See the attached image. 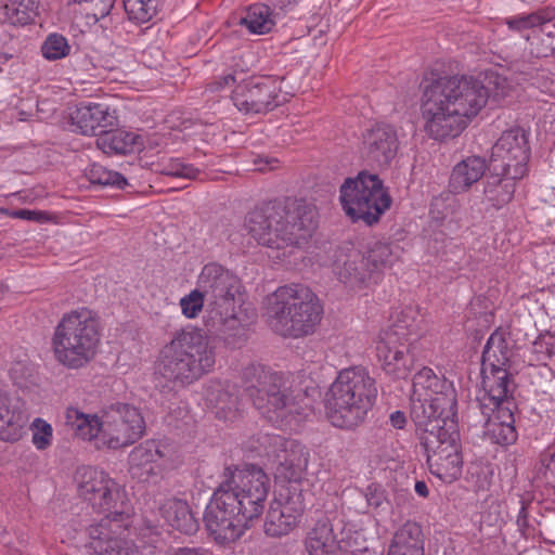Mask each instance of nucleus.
Returning a JSON list of instances; mask_svg holds the SVG:
<instances>
[{"label":"nucleus","mask_w":555,"mask_h":555,"mask_svg":"<svg viewBox=\"0 0 555 555\" xmlns=\"http://www.w3.org/2000/svg\"><path fill=\"white\" fill-rule=\"evenodd\" d=\"M339 202L345 214L353 221L372 225L389 209L391 197L375 173L359 172L347 178L339 188Z\"/></svg>","instance_id":"10"},{"label":"nucleus","mask_w":555,"mask_h":555,"mask_svg":"<svg viewBox=\"0 0 555 555\" xmlns=\"http://www.w3.org/2000/svg\"><path fill=\"white\" fill-rule=\"evenodd\" d=\"M377 393L376 380L365 367L341 370L327 393L326 416L335 427L353 429L365 421Z\"/></svg>","instance_id":"6"},{"label":"nucleus","mask_w":555,"mask_h":555,"mask_svg":"<svg viewBox=\"0 0 555 555\" xmlns=\"http://www.w3.org/2000/svg\"><path fill=\"white\" fill-rule=\"evenodd\" d=\"M307 28L309 33L317 31L318 35H325L330 31L327 22L323 21V18L318 15L311 17L310 24Z\"/></svg>","instance_id":"57"},{"label":"nucleus","mask_w":555,"mask_h":555,"mask_svg":"<svg viewBox=\"0 0 555 555\" xmlns=\"http://www.w3.org/2000/svg\"><path fill=\"white\" fill-rule=\"evenodd\" d=\"M430 400L446 422V427H450L451 423L457 426V397L452 382L443 384L441 389L430 396Z\"/></svg>","instance_id":"40"},{"label":"nucleus","mask_w":555,"mask_h":555,"mask_svg":"<svg viewBox=\"0 0 555 555\" xmlns=\"http://www.w3.org/2000/svg\"><path fill=\"white\" fill-rule=\"evenodd\" d=\"M411 417L414 423L427 435L430 429H446L444 421L440 417L437 409L430 400V397H411Z\"/></svg>","instance_id":"37"},{"label":"nucleus","mask_w":555,"mask_h":555,"mask_svg":"<svg viewBox=\"0 0 555 555\" xmlns=\"http://www.w3.org/2000/svg\"><path fill=\"white\" fill-rule=\"evenodd\" d=\"M164 0H124L129 20L137 23L150 22L163 7Z\"/></svg>","instance_id":"45"},{"label":"nucleus","mask_w":555,"mask_h":555,"mask_svg":"<svg viewBox=\"0 0 555 555\" xmlns=\"http://www.w3.org/2000/svg\"><path fill=\"white\" fill-rule=\"evenodd\" d=\"M397 130L386 124H378L363 134L362 154L371 164L388 167L398 152Z\"/></svg>","instance_id":"19"},{"label":"nucleus","mask_w":555,"mask_h":555,"mask_svg":"<svg viewBox=\"0 0 555 555\" xmlns=\"http://www.w3.org/2000/svg\"><path fill=\"white\" fill-rule=\"evenodd\" d=\"M0 212L5 214L7 216L15 219L22 220H30V221H44L48 219L47 214L37 210L29 209H17V210H9L5 208H0Z\"/></svg>","instance_id":"55"},{"label":"nucleus","mask_w":555,"mask_h":555,"mask_svg":"<svg viewBox=\"0 0 555 555\" xmlns=\"http://www.w3.org/2000/svg\"><path fill=\"white\" fill-rule=\"evenodd\" d=\"M275 12H284L295 4L296 0H266Z\"/></svg>","instance_id":"59"},{"label":"nucleus","mask_w":555,"mask_h":555,"mask_svg":"<svg viewBox=\"0 0 555 555\" xmlns=\"http://www.w3.org/2000/svg\"><path fill=\"white\" fill-rule=\"evenodd\" d=\"M275 477L281 481L300 482L307 470L309 452L297 441L288 442L276 460Z\"/></svg>","instance_id":"24"},{"label":"nucleus","mask_w":555,"mask_h":555,"mask_svg":"<svg viewBox=\"0 0 555 555\" xmlns=\"http://www.w3.org/2000/svg\"><path fill=\"white\" fill-rule=\"evenodd\" d=\"M415 492L423 498H427L429 493L427 485L424 481L415 482Z\"/></svg>","instance_id":"62"},{"label":"nucleus","mask_w":555,"mask_h":555,"mask_svg":"<svg viewBox=\"0 0 555 555\" xmlns=\"http://www.w3.org/2000/svg\"><path fill=\"white\" fill-rule=\"evenodd\" d=\"M86 176L92 184L117 189H124L127 185V179L121 173L109 170L100 164L91 165Z\"/></svg>","instance_id":"46"},{"label":"nucleus","mask_w":555,"mask_h":555,"mask_svg":"<svg viewBox=\"0 0 555 555\" xmlns=\"http://www.w3.org/2000/svg\"><path fill=\"white\" fill-rule=\"evenodd\" d=\"M206 304V296L202 287L193 289L189 295L180 299V307L184 317L189 319L196 318Z\"/></svg>","instance_id":"49"},{"label":"nucleus","mask_w":555,"mask_h":555,"mask_svg":"<svg viewBox=\"0 0 555 555\" xmlns=\"http://www.w3.org/2000/svg\"><path fill=\"white\" fill-rule=\"evenodd\" d=\"M52 426L41 418L33 423V443L38 450H44L51 444Z\"/></svg>","instance_id":"52"},{"label":"nucleus","mask_w":555,"mask_h":555,"mask_svg":"<svg viewBox=\"0 0 555 555\" xmlns=\"http://www.w3.org/2000/svg\"><path fill=\"white\" fill-rule=\"evenodd\" d=\"M280 435L274 434H260L257 438L258 447H256L259 454L274 457L275 461L279 459V454L282 453L283 449L288 448V442Z\"/></svg>","instance_id":"48"},{"label":"nucleus","mask_w":555,"mask_h":555,"mask_svg":"<svg viewBox=\"0 0 555 555\" xmlns=\"http://www.w3.org/2000/svg\"><path fill=\"white\" fill-rule=\"evenodd\" d=\"M205 398L219 420L233 422L241 415L240 400L234 388L215 383L206 389Z\"/></svg>","instance_id":"27"},{"label":"nucleus","mask_w":555,"mask_h":555,"mask_svg":"<svg viewBox=\"0 0 555 555\" xmlns=\"http://www.w3.org/2000/svg\"><path fill=\"white\" fill-rule=\"evenodd\" d=\"M333 272L349 287L360 286L370 273L365 257L357 249L339 250L333 262Z\"/></svg>","instance_id":"25"},{"label":"nucleus","mask_w":555,"mask_h":555,"mask_svg":"<svg viewBox=\"0 0 555 555\" xmlns=\"http://www.w3.org/2000/svg\"><path fill=\"white\" fill-rule=\"evenodd\" d=\"M365 498L367 504L375 508L382 506L385 500L384 491L376 486H370L366 488Z\"/></svg>","instance_id":"56"},{"label":"nucleus","mask_w":555,"mask_h":555,"mask_svg":"<svg viewBox=\"0 0 555 555\" xmlns=\"http://www.w3.org/2000/svg\"><path fill=\"white\" fill-rule=\"evenodd\" d=\"M555 37H526V40L531 46L530 54L535 57H546L555 50L553 40Z\"/></svg>","instance_id":"53"},{"label":"nucleus","mask_w":555,"mask_h":555,"mask_svg":"<svg viewBox=\"0 0 555 555\" xmlns=\"http://www.w3.org/2000/svg\"><path fill=\"white\" fill-rule=\"evenodd\" d=\"M197 286L206 296L212 327L227 345L238 347L244 335L237 318V309L244 301V286L238 276L217 262H209L203 267Z\"/></svg>","instance_id":"4"},{"label":"nucleus","mask_w":555,"mask_h":555,"mask_svg":"<svg viewBox=\"0 0 555 555\" xmlns=\"http://www.w3.org/2000/svg\"><path fill=\"white\" fill-rule=\"evenodd\" d=\"M500 172L487 177L483 189L485 198L498 209L512 201L516 190V180L522 178L514 177L507 171Z\"/></svg>","instance_id":"30"},{"label":"nucleus","mask_w":555,"mask_h":555,"mask_svg":"<svg viewBox=\"0 0 555 555\" xmlns=\"http://www.w3.org/2000/svg\"><path fill=\"white\" fill-rule=\"evenodd\" d=\"M276 164H278L276 159L268 158V157H258L255 160V165L257 166V170H259V171L275 169Z\"/></svg>","instance_id":"58"},{"label":"nucleus","mask_w":555,"mask_h":555,"mask_svg":"<svg viewBox=\"0 0 555 555\" xmlns=\"http://www.w3.org/2000/svg\"><path fill=\"white\" fill-rule=\"evenodd\" d=\"M27 417L18 402L0 392V440L15 442L24 434Z\"/></svg>","instance_id":"26"},{"label":"nucleus","mask_w":555,"mask_h":555,"mask_svg":"<svg viewBox=\"0 0 555 555\" xmlns=\"http://www.w3.org/2000/svg\"><path fill=\"white\" fill-rule=\"evenodd\" d=\"M145 433V422L139 409L128 403H116L102 411L100 443L108 449L133 444Z\"/></svg>","instance_id":"14"},{"label":"nucleus","mask_w":555,"mask_h":555,"mask_svg":"<svg viewBox=\"0 0 555 555\" xmlns=\"http://www.w3.org/2000/svg\"><path fill=\"white\" fill-rule=\"evenodd\" d=\"M76 480L79 495L98 512L125 508L124 493L108 474L94 467H81Z\"/></svg>","instance_id":"15"},{"label":"nucleus","mask_w":555,"mask_h":555,"mask_svg":"<svg viewBox=\"0 0 555 555\" xmlns=\"http://www.w3.org/2000/svg\"><path fill=\"white\" fill-rule=\"evenodd\" d=\"M282 81L273 76L251 77L233 91V103L246 114L267 113L286 101L282 94Z\"/></svg>","instance_id":"16"},{"label":"nucleus","mask_w":555,"mask_h":555,"mask_svg":"<svg viewBox=\"0 0 555 555\" xmlns=\"http://www.w3.org/2000/svg\"><path fill=\"white\" fill-rule=\"evenodd\" d=\"M176 555H208L207 552L197 548H180Z\"/></svg>","instance_id":"63"},{"label":"nucleus","mask_w":555,"mask_h":555,"mask_svg":"<svg viewBox=\"0 0 555 555\" xmlns=\"http://www.w3.org/2000/svg\"><path fill=\"white\" fill-rule=\"evenodd\" d=\"M508 29L515 33L555 35L554 15L548 11H539L507 21Z\"/></svg>","instance_id":"36"},{"label":"nucleus","mask_w":555,"mask_h":555,"mask_svg":"<svg viewBox=\"0 0 555 555\" xmlns=\"http://www.w3.org/2000/svg\"><path fill=\"white\" fill-rule=\"evenodd\" d=\"M41 52L44 59L54 61L67 56L70 52V47L66 41V37H47L41 46Z\"/></svg>","instance_id":"50"},{"label":"nucleus","mask_w":555,"mask_h":555,"mask_svg":"<svg viewBox=\"0 0 555 555\" xmlns=\"http://www.w3.org/2000/svg\"><path fill=\"white\" fill-rule=\"evenodd\" d=\"M159 172L165 176L184 179H196L199 175L197 168L190 164H184L180 159H170L162 166Z\"/></svg>","instance_id":"51"},{"label":"nucleus","mask_w":555,"mask_h":555,"mask_svg":"<svg viewBox=\"0 0 555 555\" xmlns=\"http://www.w3.org/2000/svg\"><path fill=\"white\" fill-rule=\"evenodd\" d=\"M114 4L115 0H73L68 3L74 14L72 28L81 35L117 31L111 15Z\"/></svg>","instance_id":"18"},{"label":"nucleus","mask_w":555,"mask_h":555,"mask_svg":"<svg viewBox=\"0 0 555 555\" xmlns=\"http://www.w3.org/2000/svg\"><path fill=\"white\" fill-rule=\"evenodd\" d=\"M36 16L33 0H0V22L13 26H24Z\"/></svg>","instance_id":"38"},{"label":"nucleus","mask_w":555,"mask_h":555,"mask_svg":"<svg viewBox=\"0 0 555 555\" xmlns=\"http://www.w3.org/2000/svg\"><path fill=\"white\" fill-rule=\"evenodd\" d=\"M131 517L126 508L108 513L87 528L88 550L93 555H143L131 535Z\"/></svg>","instance_id":"12"},{"label":"nucleus","mask_w":555,"mask_h":555,"mask_svg":"<svg viewBox=\"0 0 555 555\" xmlns=\"http://www.w3.org/2000/svg\"><path fill=\"white\" fill-rule=\"evenodd\" d=\"M65 423L76 436L85 440L95 439L96 446L102 447V415L85 414L76 408H68L65 412Z\"/></svg>","instance_id":"34"},{"label":"nucleus","mask_w":555,"mask_h":555,"mask_svg":"<svg viewBox=\"0 0 555 555\" xmlns=\"http://www.w3.org/2000/svg\"><path fill=\"white\" fill-rule=\"evenodd\" d=\"M481 81L467 76L440 77L422 94L421 114L426 134L437 141L459 137L488 101Z\"/></svg>","instance_id":"2"},{"label":"nucleus","mask_w":555,"mask_h":555,"mask_svg":"<svg viewBox=\"0 0 555 555\" xmlns=\"http://www.w3.org/2000/svg\"><path fill=\"white\" fill-rule=\"evenodd\" d=\"M279 14L280 12H275L267 3H255L245 10L244 15L238 18V24L255 35H266L273 30Z\"/></svg>","instance_id":"33"},{"label":"nucleus","mask_w":555,"mask_h":555,"mask_svg":"<svg viewBox=\"0 0 555 555\" xmlns=\"http://www.w3.org/2000/svg\"><path fill=\"white\" fill-rule=\"evenodd\" d=\"M95 143L105 154H129L141 147L142 139L132 131L106 130L96 139Z\"/></svg>","instance_id":"35"},{"label":"nucleus","mask_w":555,"mask_h":555,"mask_svg":"<svg viewBox=\"0 0 555 555\" xmlns=\"http://www.w3.org/2000/svg\"><path fill=\"white\" fill-rule=\"evenodd\" d=\"M235 76L232 74H227L211 85V90H220L224 87H230L235 82Z\"/></svg>","instance_id":"61"},{"label":"nucleus","mask_w":555,"mask_h":555,"mask_svg":"<svg viewBox=\"0 0 555 555\" xmlns=\"http://www.w3.org/2000/svg\"><path fill=\"white\" fill-rule=\"evenodd\" d=\"M215 364L216 348L209 337L196 328L182 330L162 348L155 374L184 387L211 372Z\"/></svg>","instance_id":"5"},{"label":"nucleus","mask_w":555,"mask_h":555,"mask_svg":"<svg viewBox=\"0 0 555 555\" xmlns=\"http://www.w3.org/2000/svg\"><path fill=\"white\" fill-rule=\"evenodd\" d=\"M245 390L260 414L275 426L291 423L302 410L304 393L292 389L289 378L261 364L243 372Z\"/></svg>","instance_id":"7"},{"label":"nucleus","mask_w":555,"mask_h":555,"mask_svg":"<svg viewBox=\"0 0 555 555\" xmlns=\"http://www.w3.org/2000/svg\"><path fill=\"white\" fill-rule=\"evenodd\" d=\"M271 326L285 337L312 334L322 315V307L313 292L299 284L280 287L271 304Z\"/></svg>","instance_id":"9"},{"label":"nucleus","mask_w":555,"mask_h":555,"mask_svg":"<svg viewBox=\"0 0 555 555\" xmlns=\"http://www.w3.org/2000/svg\"><path fill=\"white\" fill-rule=\"evenodd\" d=\"M486 160L479 156H469L457 163L451 173L449 188L454 193L467 191L486 172Z\"/></svg>","instance_id":"29"},{"label":"nucleus","mask_w":555,"mask_h":555,"mask_svg":"<svg viewBox=\"0 0 555 555\" xmlns=\"http://www.w3.org/2000/svg\"><path fill=\"white\" fill-rule=\"evenodd\" d=\"M101 341L98 314L78 308L63 314L52 335L55 361L68 370L87 366L96 356Z\"/></svg>","instance_id":"8"},{"label":"nucleus","mask_w":555,"mask_h":555,"mask_svg":"<svg viewBox=\"0 0 555 555\" xmlns=\"http://www.w3.org/2000/svg\"><path fill=\"white\" fill-rule=\"evenodd\" d=\"M305 546L309 555H331L335 552L337 541L328 519L318 520L308 530Z\"/></svg>","instance_id":"32"},{"label":"nucleus","mask_w":555,"mask_h":555,"mask_svg":"<svg viewBox=\"0 0 555 555\" xmlns=\"http://www.w3.org/2000/svg\"><path fill=\"white\" fill-rule=\"evenodd\" d=\"M273 503L299 518L305 509L304 495L299 483L287 482V485L282 486L279 496Z\"/></svg>","instance_id":"44"},{"label":"nucleus","mask_w":555,"mask_h":555,"mask_svg":"<svg viewBox=\"0 0 555 555\" xmlns=\"http://www.w3.org/2000/svg\"><path fill=\"white\" fill-rule=\"evenodd\" d=\"M451 383L444 377H439L430 367H423L413 377L411 397H430L441 389L443 384Z\"/></svg>","instance_id":"43"},{"label":"nucleus","mask_w":555,"mask_h":555,"mask_svg":"<svg viewBox=\"0 0 555 555\" xmlns=\"http://www.w3.org/2000/svg\"><path fill=\"white\" fill-rule=\"evenodd\" d=\"M298 524V517L272 503L266 515L264 532L270 537L288 534Z\"/></svg>","instance_id":"41"},{"label":"nucleus","mask_w":555,"mask_h":555,"mask_svg":"<svg viewBox=\"0 0 555 555\" xmlns=\"http://www.w3.org/2000/svg\"><path fill=\"white\" fill-rule=\"evenodd\" d=\"M245 228L259 245L273 249H302L318 228V211L302 198L284 197L249 211Z\"/></svg>","instance_id":"3"},{"label":"nucleus","mask_w":555,"mask_h":555,"mask_svg":"<svg viewBox=\"0 0 555 555\" xmlns=\"http://www.w3.org/2000/svg\"><path fill=\"white\" fill-rule=\"evenodd\" d=\"M481 374L482 393L477 399L481 413H488V410H495L505 404L514 405L512 400L514 383L508 369L482 366Z\"/></svg>","instance_id":"20"},{"label":"nucleus","mask_w":555,"mask_h":555,"mask_svg":"<svg viewBox=\"0 0 555 555\" xmlns=\"http://www.w3.org/2000/svg\"><path fill=\"white\" fill-rule=\"evenodd\" d=\"M422 437L429 472L443 482L451 483L461 477L463 469L460 433L452 423L442 431L437 427Z\"/></svg>","instance_id":"13"},{"label":"nucleus","mask_w":555,"mask_h":555,"mask_svg":"<svg viewBox=\"0 0 555 555\" xmlns=\"http://www.w3.org/2000/svg\"><path fill=\"white\" fill-rule=\"evenodd\" d=\"M389 421L390 424L397 429H402L406 424L405 414L401 411H395L393 413H391Z\"/></svg>","instance_id":"60"},{"label":"nucleus","mask_w":555,"mask_h":555,"mask_svg":"<svg viewBox=\"0 0 555 555\" xmlns=\"http://www.w3.org/2000/svg\"><path fill=\"white\" fill-rule=\"evenodd\" d=\"M160 513L166 522L176 530L192 534L197 530V521L193 517L185 501L171 498L160 506Z\"/></svg>","instance_id":"31"},{"label":"nucleus","mask_w":555,"mask_h":555,"mask_svg":"<svg viewBox=\"0 0 555 555\" xmlns=\"http://www.w3.org/2000/svg\"><path fill=\"white\" fill-rule=\"evenodd\" d=\"M455 194L450 189L449 192H443L433 198L429 214L435 221L441 222L448 218L452 220L460 219L459 214L462 205Z\"/></svg>","instance_id":"42"},{"label":"nucleus","mask_w":555,"mask_h":555,"mask_svg":"<svg viewBox=\"0 0 555 555\" xmlns=\"http://www.w3.org/2000/svg\"><path fill=\"white\" fill-rule=\"evenodd\" d=\"M489 85L493 87L494 96L502 99L508 96L514 88L511 81L500 74H491Z\"/></svg>","instance_id":"54"},{"label":"nucleus","mask_w":555,"mask_h":555,"mask_svg":"<svg viewBox=\"0 0 555 555\" xmlns=\"http://www.w3.org/2000/svg\"><path fill=\"white\" fill-rule=\"evenodd\" d=\"M413 310L401 312L398 319L383 328L376 338V357L384 372L395 378H406L413 369L410 346L417 336Z\"/></svg>","instance_id":"11"},{"label":"nucleus","mask_w":555,"mask_h":555,"mask_svg":"<svg viewBox=\"0 0 555 555\" xmlns=\"http://www.w3.org/2000/svg\"><path fill=\"white\" fill-rule=\"evenodd\" d=\"M528 159V141L525 131L518 127L503 132L491 150L493 169L507 171L514 177L526 175Z\"/></svg>","instance_id":"17"},{"label":"nucleus","mask_w":555,"mask_h":555,"mask_svg":"<svg viewBox=\"0 0 555 555\" xmlns=\"http://www.w3.org/2000/svg\"><path fill=\"white\" fill-rule=\"evenodd\" d=\"M512 351L504 335L498 331L488 338L482 351V366L508 369Z\"/></svg>","instance_id":"39"},{"label":"nucleus","mask_w":555,"mask_h":555,"mask_svg":"<svg viewBox=\"0 0 555 555\" xmlns=\"http://www.w3.org/2000/svg\"><path fill=\"white\" fill-rule=\"evenodd\" d=\"M513 406L505 404L495 410H488V413H481L485 417L483 435L491 442L506 446L517 439Z\"/></svg>","instance_id":"23"},{"label":"nucleus","mask_w":555,"mask_h":555,"mask_svg":"<svg viewBox=\"0 0 555 555\" xmlns=\"http://www.w3.org/2000/svg\"><path fill=\"white\" fill-rule=\"evenodd\" d=\"M364 257L370 272L392 264L396 258L391 245L382 242L375 243Z\"/></svg>","instance_id":"47"},{"label":"nucleus","mask_w":555,"mask_h":555,"mask_svg":"<svg viewBox=\"0 0 555 555\" xmlns=\"http://www.w3.org/2000/svg\"><path fill=\"white\" fill-rule=\"evenodd\" d=\"M165 459L166 452L162 443L146 440L130 452L129 472L139 481H150L162 474Z\"/></svg>","instance_id":"21"},{"label":"nucleus","mask_w":555,"mask_h":555,"mask_svg":"<svg viewBox=\"0 0 555 555\" xmlns=\"http://www.w3.org/2000/svg\"><path fill=\"white\" fill-rule=\"evenodd\" d=\"M387 555H424L422 527L414 521L404 522L395 532Z\"/></svg>","instance_id":"28"},{"label":"nucleus","mask_w":555,"mask_h":555,"mask_svg":"<svg viewBox=\"0 0 555 555\" xmlns=\"http://www.w3.org/2000/svg\"><path fill=\"white\" fill-rule=\"evenodd\" d=\"M269 488V477L255 465L225 467L204 515L215 541L229 543L240 539L248 521L262 513Z\"/></svg>","instance_id":"1"},{"label":"nucleus","mask_w":555,"mask_h":555,"mask_svg":"<svg viewBox=\"0 0 555 555\" xmlns=\"http://www.w3.org/2000/svg\"><path fill=\"white\" fill-rule=\"evenodd\" d=\"M72 124L80 133L95 135L118 125L116 109L105 103H81L70 115Z\"/></svg>","instance_id":"22"}]
</instances>
